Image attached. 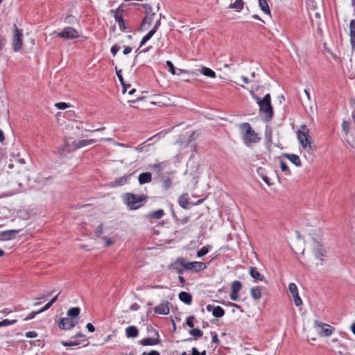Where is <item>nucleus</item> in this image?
<instances>
[{"mask_svg":"<svg viewBox=\"0 0 355 355\" xmlns=\"http://www.w3.org/2000/svg\"><path fill=\"white\" fill-rule=\"evenodd\" d=\"M250 94L259 105L260 115L262 116L266 121L272 120L273 116V109L271 105L270 95L267 94L261 99L257 96L253 91H250Z\"/></svg>","mask_w":355,"mask_h":355,"instance_id":"1","label":"nucleus"},{"mask_svg":"<svg viewBox=\"0 0 355 355\" xmlns=\"http://www.w3.org/2000/svg\"><path fill=\"white\" fill-rule=\"evenodd\" d=\"M297 136L302 149L309 153L314 151L315 148L312 145V139L309 135V130L306 125L300 126V128L297 131Z\"/></svg>","mask_w":355,"mask_h":355,"instance_id":"2","label":"nucleus"},{"mask_svg":"<svg viewBox=\"0 0 355 355\" xmlns=\"http://www.w3.org/2000/svg\"><path fill=\"white\" fill-rule=\"evenodd\" d=\"M242 139L245 145L249 146L252 143H257L260 140L255 131L248 123H242L239 125Z\"/></svg>","mask_w":355,"mask_h":355,"instance_id":"3","label":"nucleus"},{"mask_svg":"<svg viewBox=\"0 0 355 355\" xmlns=\"http://www.w3.org/2000/svg\"><path fill=\"white\" fill-rule=\"evenodd\" d=\"M123 200L130 209L135 210L144 205L146 197L143 195L127 193L123 196Z\"/></svg>","mask_w":355,"mask_h":355,"instance_id":"4","label":"nucleus"},{"mask_svg":"<svg viewBox=\"0 0 355 355\" xmlns=\"http://www.w3.org/2000/svg\"><path fill=\"white\" fill-rule=\"evenodd\" d=\"M96 139H83L79 141H73L71 138L69 137L65 139L64 150L67 152L73 151L80 148L86 146L87 145L93 144L96 143Z\"/></svg>","mask_w":355,"mask_h":355,"instance_id":"5","label":"nucleus"},{"mask_svg":"<svg viewBox=\"0 0 355 355\" xmlns=\"http://www.w3.org/2000/svg\"><path fill=\"white\" fill-rule=\"evenodd\" d=\"M178 261L184 269L193 272H199L207 268V265L205 263L198 261L189 262L184 257H178Z\"/></svg>","mask_w":355,"mask_h":355,"instance_id":"6","label":"nucleus"},{"mask_svg":"<svg viewBox=\"0 0 355 355\" xmlns=\"http://www.w3.org/2000/svg\"><path fill=\"white\" fill-rule=\"evenodd\" d=\"M314 327L318 331V334L321 337H328L330 336L332 332L334 330V328L331 325L321 322L318 320H315L314 322Z\"/></svg>","mask_w":355,"mask_h":355,"instance_id":"7","label":"nucleus"},{"mask_svg":"<svg viewBox=\"0 0 355 355\" xmlns=\"http://www.w3.org/2000/svg\"><path fill=\"white\" fill-rule=\"evenodd\" d=\"M14 28L12 49L15 51H19L23 46V34L21 30L19 29L16 24H14Z\"/></svg>","mask_w":355,"mask_h":355,"instance_id":"8","label":"nucleus"},{"mask_svg":"<svg viewBox=\"0 0 355 355\" xmlns=\"http://www.w3.org/2000/svg\"><path fill=\"white\" fill-rule=\"evenodd\" d=\"M57 36L64 40H73L78 38L79 33L71 26L65 27L61 32L58 33Z\"/></svg>","mask_w":355,"mask_h":355,"instance_id":"9","label":"nucleus"},{"mask_svg":"<svg viewBox=\"0 0 355 355\" xmlns=\"http://www.w3.org/2000/svg\"><path fill=\"white\" fill-rule=\"evenodd\" d=\"M78 324L77 321H75L72 318H62L60 322L58 324V327L63 330H69L74 327Z\"/></svg>","mask_w":355,"mask_h":355,"instance_id":"10","label":"nucleus"},{"mask_svg":"<svg viewBox=\"0 0 355 355\" xmlns=\"http://www.w3.org/2000/svg\"><path fill=\"white\" fill-rule=\"evenodd\" d=\"M123 9L118 8L114 11V17L116 21L119 24V27L120 30L123 31L126 29V26L125 25V21L123 18Z\"/></svg>","mask_w":355,"mask_h":355,"instance_id":"11","label":"nucleus"},{"mask_svg":"<svg viewBox=\"0 0 355 355\" xmlns=\"http://www.w3.org/2000/svg\"><path fill=\"white\" fill-rule=\"evenodd\" d=\"M154 312L157 314L168 315L169 313L168 302L162 301L154 308Z\"/></svg>","mask_w":355,"mask_h":355,"instance_id":"12","label":"nucleus"},{"mask_svg":"<svg viewBox=\"0 0 355 355\" xmlns=\"http://www.w3.org/2000/svg\"><path fill=\"white\" fill-rule=\"evenodd\" d=\"M19 232V230H10L0 232V241L10 240Z\"/></svg>","mask_w":355,"mask_h":355,"instance_id":"13","label":"nucleus"},{"mask_svg":"<svg viewBox=\"0 0 355 355\" xmlns=\"http://www.w3.org/2000/svg\"><path fill=\"white\" fill-rule=\"evenodd\" d=\"M314 253L316 259L323 261L326 257V250L322 248L318 241H314Z\"/></svg>","mask_w":355,"mask_h":355,"instance_id":"14","label":"nucleus"},{"mask_svg":"<svg viewBox=\"0 0 355 355\" xmlns=\"http://www.w3.org/2000/svg\"><path fill=\"white\" fill-rule=\"evenodd\" d=\"M206 309L209 312L212 311L213 315L216 318H222L225 315L224 309L219 306H214L211 304H208L206 306Z\"/></svg>","mask_w":355,"mask_h":355,"instance_id":"15","label":"nucleus"},{"mask_svg":"<svg viewBox=\"0 0 355 355\" xmlns=\"http://www.w3.org/2000/svg\"><path fill=\"white\" fill-rule=\"evenodd\" d=\"M349 36L352 49L355 50V19H352L349 22Z\"/></svg>","mask_w":355,"mask_h":355,"instance_id":"16","label":"nucleus"},{"mask_svg":"<svg viewBox=\"0 0 355 355\" xmlns=\"http://www.w3.org/2000/svg\"><path fill=\"white\" fill-rule=\"evenodd\" d=\"M178 204L183 209H188L189 205H192L189 201V195L183 193L178 198Z\"/></svg>","mask_w":355,"mask_h":355,"instance_id":"17","label":"nucleus"},{"mask_svg":"<svg viewBox=\"0 0 355 355\" xmlns=\"http://www.w3.org/2000/svg\"><path fill=\"white\" fill-rule=\"evenodd\" d=\"M249 272H250V276L256 279V280H259L261 282H266V279H265V277H263V275H262L259 271L257 269V268L255 267H250V270H249Z\"/></svg>","mask_w":355,"mask_h":355,"instance_id":"18","label":"nucleus"},{"mask_svg":"<svg viewBox=\"0 0 355 355\" xmlns=\"http://www.w3.org/2000/svg\"><path fill=\"white\" fill-rule=\"evenodd\" d=\"M139 335V330L135 326H129L125 329V336L128 338H136Z\"/></svg>","mask_w":355,"mask_h":355,"instance_id":"19","label":"nucleus"},{"mask_svg":"<svg viewBox=\"0 0 355 355\" xmlns=\"http://www.w3.org/2000/svg\"><path fill=\"white\" fill-rule=\"evenodd\" d=\"M250 295L254 300H259L262 297V290L260 286L252 287L250 289Z\"/></svg>","mask_w":355,"mask_h":355,"instance_id":"20","label":"nucleus"},{"mask_svg":"<svg viewBox=\"0 0 355 355\" xmlns=\"http://www.w3.org/2000/svg\"><path fill=\"white\" fill-rule=\"evenodd\" d=\"M160 343L159 338H145L140 340V344L143 346H153Z\"/></svg>","mask_w":355,"mask_h":355,"instance_id":"21","label":"nucleus"},{"mask_svg":"<svg viewBox=\"0 0 355 355\" xmlns=\"http://www.w3.org/2000/svg\"><path fill=\"white\" fill-rule=\"evenodd\" d=\"M179 299L186 304H191L192 302V296L190 293L182 291L179 293Z\"/></svg>","mask_w":355,"mask_h":355,"instance_id":"22","label":"nucleus"},{"mask_svg":"<svg viewBox=\"0 0 355 355\" xmlns=\"http://www.w3.org/2000/svg\"><path fill=\"white\" fill-rule=\"evenodd\" d=\"M151 180H152V175L150 173H148V172L142 173L139 174V175L138 177L139 182L141 184L148 183L151 181Z\"/></svg>","mask_w":355,"mask_h":355,"instance_id":"23","label":"nucleus"},{"mask_svg":"<svg viewBox=\"0 0 355 355\" xmlns=\"http://www.w3.org/2000/svg\"><path fill=\"white\" fill-rule=\"evenodd\" d=\"M284 157H286L291 162H292L296 166H300L302 165L300 159L298 155L295 154H284Z\"/></svg>","mask_w":355,"mask_h":355,"instance_id":"24","label":"nucleus"},{"mask_svg":"<svg viewBox=\"0 0 355 355\" xmlns=\"http://www.w3.org/2000/svg\"><path fill=\"white\" fill-rule=\"evenodd\" d=\"M167 164H168V162L165 161V162H162L158 164H150L149 166H150V168L156 170L157 173H160Z\"/></svg>","mask_w":355,"mask_h":355,"instance_id":"25","label":"nucleus"},{"mask_svg":"<svg viewBox=\"0 0 355 355\" xmlns=\"http://www.w3.org/2000/svg\"><path fill=\"white\" fill-rule=\"evenodd\" d=\"M259 6L261 10L267 15H270V10L266 0H259Z\"/></svg>","mask_w":355,"mask_h":355,"instance_id":"26","label":"nucleus"},{"mask_svg":"<svg viewBox=\"0 0 355 355\" xmlns=\"http://www.w3.org/2000/svg\"><path fill=\"white\" fill-rule=\"evenodd\" d=\"M80 311V310L78 307H72L68 309L67 312V315L73 319L74 318H76L79 315Z\"/></svg>","mask_w":355,"mask_h":355,"instance_id":"27","label":"nucleus"},{"mask_svg":"<svg viewBox=\"0 0 355 355\" xmlns=\"http://www.w3.org/2000/svg\"><path fill=\"white\" fill-rule=\"evenodd\" d=\"M244 6L243 0H236L234 3L230 5V8L236 10V11H241Z\"/></svg>","mask_w":355,"mask_h":355,"instance_id":"28","label":"nucleus"},{"mask_svg":"<svg viewBox=\"0 0 355 355\" xmlns=\"http://www.w3.org/2000/svg\"><path fill=\"white\" fill-rule=\"evenodd\" d=\"M128 181L127 177H121L119 178L116 179L114 182H111L112 187H118L122 186L125 184Z\"/></svg>","mask_w":355,"mask_h":355,"instance_id":"29","label":"nucleus"},{"mask_svg":"<svg viewBox=\"0 0 355 355\" xmlns=\"http://www.w3.org/2000/svg\"><path fill=\"white\" fill-rule=\"evenodd\" d=\"M164 210L162 209H159L156 211L151 212L149 214V217L154 219H159L164 216Z\"/></svg>","mask_w":355,"mask_h":355,"instance_id":"30","label":"nucleus"},{"mask_svg":"<svg viewBox=\"0 0 355 355\" xmlns=\"http://www.w3.org/2000/svg\"><path fill=\"white\" fill-rule=\"evenodd\" d=\"M201 73L207 77L210 78H216V73L211 69L207 67H202L201 69Z\"/></svg>","mask_w":355,"mask_h":355,"instance_id":"31","label":"nucleus"},{"mask_svg":"<svg viewBox=\"0 0 355 355\" xmlns=\"http://www.w3.org/2000/svg\"><path fill=\"white\" fill-rule=\"evenodd\" d=\"M241 288H242L241 282L238 280H235L232 283L231 291H232L234 293H239V291L241 289Z\"/></svg>","mask_w":355,"mask_h":355,"instance_id":"32","label":"nucleus"},{"mask_svg":"<svg viewBox=\"0 0 355 355\" xmlns=\"http://www.w3.org/2000/svg\"><path fill=\"white\" fill-rule=\"evenodd\" d=\"M211 248V247L210 245H206V246H204L202 247L200 250H199L198 252H197V257L200 258V257H202L205 255H206L209 250Z\"/></svg>","mask_w":355,"mask_h":355,"instance_id":"33","label":"nucleus"},{"mask_svg":"<svg viewBox=\"0 0 355 355\" xmlns=\"http://www.w3.org/2000/svg\"><path fill=\"white\" fill-rule=\"evenodd\" d=\"M155 30H150L141 40L140 47L144 45L155 34Z\"/></svg>","mask_w":355,"mask_h":355,"instance_id":"34","label":"nucleus"},{"mask_svg":"<svg viewBox=\"0 0 355 355\" xmlns=\"http://www.w3.org/2000/svg\"><path fill=\"white\" fill-rule=\"evenodd\" d=\"M150 145L151 144H146V142H144V143L139 144V146L135 147L134 149L136 151L139 152V153H141L144 151L146 152V151H148V148Z\"/></svg>","mask_w":355,"mask_h":355,"instance_id":"35","label":"nucleus"},{"mask_svg":"<svg viewBox=\"0 0 355 355\" xmlns=\"http://www.w3.org/2000/svg\"><path fill=\"white\" fill-rule=\"evenodd\" d=\"M189 334L195 338H201L203 335V332L199 329H192L189 330Z\"/></svg>","mask_w":355,"mask_h":355,"instance_id":"36","label":"nucleus"},{"mask_svg":"<svg viewBox=\"0 0 355 355\" xmlns=\"http://www.w3.org/2000/svg\"><path fill=\"white\" fill-rule=\"evenodd\" d=\"M280 167H281L282 171L285 173V175H291V171L288 168V166H287L286 163L284 161L280 160Z\"/></svg>","mask_w":355,"mask_h":355,"instance_id":"37","label":"nucleus"},{"mask_svg":"<svg viewBox=\"0 0 355 355\" xmlns=\"http://www.w3.org/2000/svg\"><path fill=\"white\" fill-rule=\"evenodd\" d=\"M178 266H180V264H179V263H178V259H177L175 262H174L173 263H172V264L171 265V268H173V269H174V270H176V272H177L178 274H180H180H182L183 270H184V269L183 268V267L180 268Z\"/></svg>","mask_w":355,"mask_h":355,"instance_id":"38","label":"nucleus"},{"mask_svg":"<svg viewBox=\"0 0 355 355\" xmlns=\"http://www.w3.org/2000/svg\"><path fill=\"white\" fill-rule=\"evenodd\" d=\"M349 122L346 121V120H344L343 121V123H342V129H343V131L345 132V135L347 137L348 135V133H349Z\"/></svg>","mask_w":355,"mask_h":355,"instance_id":"39","label":"nucleus"},{"mask_svg":"<svg viewBox=\"0 0 355 355\" xmlns=\"http://www.w3.org/2000/svg\"><path fill=\"white\" fill-rule=\"evenodd\" d=\"M172 185V180L170 178H166L162 182V187L165 190H168Z\"/></svg>","mask_w":355,"mask_h":355,"instance_id":"40","label":"nucleus"},{"mask_svg":"<svg viewBox=\"0 0 355 355\" xmlns=\"http://www.w3.org/2000/svg\"><path fill=\"white\" fill-rule=\"evenodd\" d=\"M292 296H293V301H294L295 306H300L302 304V300L300 297L298 293L293 295Z\"/></svg>","mask_w":355,"mask_h":355,"instance_id":"41","label":"nucleus"},{"mask_svg":"<svg viewBox=\"0 0 355 355\" xmlns=\"http://www.w3.org/2000/svg\"><path fill=\"white\" fill-rule=\"evenodd\" d=\"M155 14L151 15L150 16H146L144 18L142 21V25L145 26L146 24L150 25L153 20V17L155 16Z\"/></svg>","mask_w":355,"mask_h":355,"instance_id":"42","label":"nucleus"},{"mask_svg":"<svg viewBox=\"0 0 355 355\" xmlns=\"http://www.w3.org/2000/svg\"><path fill=\"white\" fill-rule=\"evenodd\" d=\"M288 290L292 295L298 293L297 286L295 283L289 284Z\"/></svg>","mask_w":355,"mask_h":355,"instance_id":"43","label":"nucleus"},{"mask_svg":"<svg viewBox=\"0 0 355 355\" xmlns=\"http://www.w3.org/2000/svg\"><path fill=\"white\" fill-rule=\"evenodd\" d=\"M194 320H195V316L191 315L187 318L186 324L189 327L193 328L194 326Z\"/></svg>","mask_w":355,"mask_h":355,"instance_id":"44","label":"nucleus"},{"mask_svg":"<svg viewBox=\"0 0 355 355\" xmlns=\"http://www.w3.org/2000/svg\"><path fill=\"white\" fill-rule=\"evenodd\" d=\"M53 291L47 292L45 294H40L37 297H34V300H42V299H44L46 297L51 296L53 294Z\"/></svg>","mask_w":355,"mask_h":355,"instance_id":"45","label":"nucleus"},{"mask_svg":"<svg viewBox=\"0 0 355 355\" xmlns=\"http://www.w3.org/2000/svg\"><path fill=\"white\" fill-rule=\"evenodd\" d=\"M55 106L59 110H64L69 107V105L64 102H60L55 103Z\"/></svg>","mask_w":355,"mask_h":355,"instance_id":"46","label":"nucleus"},{"mask_svg":"<svg viewBox=\"0 0 355 355\" xmlns=\"http://www.w3.org/2000/svg\"><path fill=\"white\" fill-rule=\"evenodd\" d=\"M166 66L168 67V70L169 71L173 74H175V67H174V65L172 63V62L169 61V60H167L166 62Z\"/></svg>","mask_w":355,"mask_h":355,"instance_id":"47","label":"nucleus"},{"mask_svg":"<svg viewBox=\"0 0 355 355\" xmlns=\"http://www.w3.org/2000/svg\"><path fill=\"white\" fill-rule=\"evenodd\" d=\"M40 313V311L38 310L37 311H33L31 313H30L25 318H24V320L26 321V320H31L33 318H34L37 314Z\"/></svg>","mask_w":355,"mask_h":355,"instance_id":"48","label":"nucleus"},{"mask_svg":"<svg viewBox=\"0 0 355 355\" xmlns=\"http://www.w3.org/2000/svg\"><path fill=\"white\" fill-rule=\"evenodd\" d=\"M61 343L64 347L76 346V345H78L79 344L78 343H77L76 341L75 342H72V341H70V342L62 341Z\"/></svg>","mask_w":355,"mask_h":355,"instance_id":"49","label":"nucleus"},{"mask_svg":"<svg viewBox=\"0 0 355 355\" xmlns=\"http://www.w3.org/2000/svg\"><path fill=\"white\" fill-rule=\"evenodd\" d=\"M2 322V326L11 325L17 322V320H9L8 319L3 320Z\"/></svg>","mask_w":355,"mask_h":355,"instance_id":"50","label":"nucleus"},{"mask_svg":"<svg viewBox=\"0 0 355 355\" xmlns=\"http://www.w3.org/2000/svg\"><path fill=\"white\" fill-rule=\"evenodd\" d=\"M116 73L117 77H118L121 84H123L125 83V81H124L123 76H122V71L121 69L117 70V69L116 68Z\"/></svg>","mask_w":355,"mask_h":355,"instance_id":"51","label":"nucleus"},{"mask_svg":"<svg viewBox=\"0 0 355 355\" xmlns=\"http://www.w3.org/2000/svg\"><path fill=\"white\" fill-rule=\"evenodd\" d=\"M337 352L340 355H345L346 354V349L345 346L342 344L339 345Z\"/></svg>","mask_w":355,"mask_h":355,"instance_id":"52","label":"nucleus"},{"mask_svg":"<svg viewBox=\"0 0 355 355\" xmlns=\"http://www.w3.org/2000/svg\"><path fill=\"white\" fill-rule=\"evenodd\" d=\"M120 50V46L117 44H114L111 48V53L113 55H116L117 52Z\"/></svg>","mask_w":355,"mask_h":355,"instance_id":"53","label":"nucleus"},{"mask_svg":"<svg viewBox=\"0 0 355 355\" xmlns=\"http://www.w3.org/2000/svg\"><path fill=\"white\" fill-rule=\"evenodd\" d=\"M211 335H212V342L216 344H218L220 343V340L218 338L217 334L216 332H211Z\"/></svg>","mask_w":355,"mask_h":355,"instance_id":"54","label":"nucleus"},{"mask_svg":"<svg viewBox=\"0 0 355 355\" xmlns=\"http://www.w3.org/2000/svg\"><path fill=\"white\" fill-rule=\"evenodd\" d=\"M103 234V225H99L96 230V234L97 236H100Z\"/></svg>","mask_w":355,"mask_h":355,"instance_id":"55","label":"nucleus"},{"mask_svg":"<svg viewBox=\"0 0 355 355\" xmlns=\"http://www.w3.org/2000/svg\"><path fill=\"white\" fill-rule=\"evenodd\" d=\"M26 336L27 338H35L37 336V333L35 331H28L26 333Z\"/></svg>","mask_w":355,"mask_h":355,"instance_id":"56","label":"nucleus"},{"mask_svg":"<svg viewBox=\"0 0 355 355\" xmlns=\"http://www.w3.org/2000/svg\"><path fill=\"white\" fill-rule=\"evenodd\" d=\"M230 299L233 301H236L239 299V293H234L231 291L230 293Z\"/></svg>","mask_w":355,"mask_h":355,"instance_id":"57","label":"nucleus"},{"mask_svg":"<svg viewBox=\"0 0 355 355\" xmlns=\"http://www.w3.org/2000/svg\"><path fill=\"white\" fill-rule=\"evenodd\" d=\"M53 304L49 302L47 304H46L42 309H40L39 311H40V313H42L45 311H46L47 309H49Z\"/></svg>","mask_w":355,"mask_h":355,"instance_id":"58","label":"nucleus"},{"mask_svg":"<svg viewBox=\"0 0 355 355\" xmlns=\"http://www.w3.org/2000/svg\"><path fill=\"white\" fill-rule=\"evenodd\" d=\"M191 352L195 353V354H198V355H206V351L205 350H204V351H202L201 352H199L198 351L197 348H196V347H193L192 349H191Z\"/></svg>","mask_w":355,"mask_h":355,"instance_id":"59","label":"nucleus"},{"mask_svg":"<svg viewBox=\"0 0 355 355\" xmlns=\"http://www.w3.org/2000/svg\"><path fill=\"white\" fill-rule=\"evenodd\" d=\"M306 3L309 7H312V10H314L315 9V2L313 0H306Z\"/></svg>","mask_w":355,"mask_h":355,"instance_id":"60","label":"nucleus"},{"mask_svg":"<svg viewBox=\"0 0 355 355\" xmlns=\"http://www.w3.org/2000/svg\"><path fill=\"white\" fill-rule=\"evenodd\" d=\"M139 309V305L137 303H134L132 304L130 306V309L131 311H137L138 309Z\"/></svg>","mask_w":355,"mask_h":355,"instance_id":"61","label":"nucleus"},{"mask_svg":"<svg viewBox=\"0 0 355 355\" xmlns=\"http://www.w3.org/2000/svg\"><path fill=\"white\" fill-rule=\"evenodd\" d=\"M86 327H87V329H88V331L89 332H94L95 331V328H94V325L92 323H88L86 325Z\"/></svg>","mask_w":355,"mask_h":355,"instance_id":"62","label":"nucleus"},{"mask_svg":"<svg viewBox=\"0 0 355 355\" xmlns=\"http://www.w3.org/2000/svg\"><path fill=\"white\" fill-rule=\"evenodd\" d=\"M141 355H160L157 351L151 350L149 353L144 352Z\"/></svg>","mask_w":355,"mask_h":355,"instance_id":"63","label":"nucleus"},{"mask_svg":"<svg viewBox=\"0 0 355 355\" xmlns=\"http://www.w3.org/2000/svg\"><path fill=\"white\" fill-rule=\"evenodd\" d=\"M262 180L268 185L271 186L272 184L270 182V179L266 175H262Z\"/></svg>","mask_w":355,"mask_h":355,"instance_id":"64","label":"nucleus"}]
</instances>
